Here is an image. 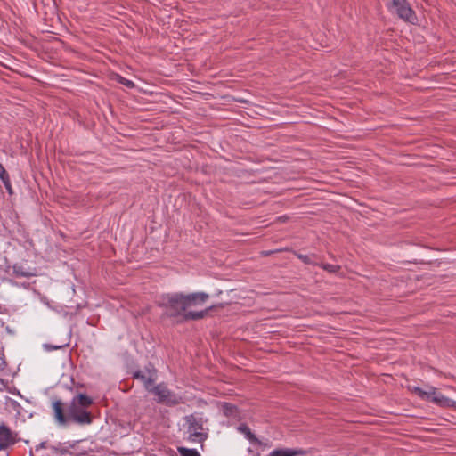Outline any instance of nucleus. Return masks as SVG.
I'll return each mask as SVG.
<instances>
[{
    "instance_id": "1a4fd4ad",
    "label": "nucleus",
    "mask_w": 456,
    "mask_h": 456,
    "mask_svg": "<svg viewBox=\"0 0 456 456\" xmlns=\"http://www.w3.org/2000/svg\"><path fill=\"white\" fill-rule=\"evenodd\" d=\"M300 454H303L302 450L286 448L274 450L269 454V456H297Z\"/></svg>"
},
{
    "instance_id": "39448f33",
    "label": "nucleus",
    "mask_w": 456,
    "mask_h": 456,
    "mask_svg": "<svg viewBox=\"0 0 456 456\" xmlns=\"http://www.w3.org/2000/svg\"><path fill=\"white\" fill-rule=\"evenodd\" d=\"M388 9L404 21L413 24L417 19L414 11L407 0H392Z\"/></svg>"
},
{
    "instance_id": "f03ea898",
    "label": "nucleus",
    "mask_w": 456,
    "mask_h": 456,
    "mask_svg": "<svg viewBox=\"0 0 456 456\" xmlns=\"http://www.w3.org/2000/svg\"><path fill=\"white\" fill-rule=\"evenodd\" d=\"M93 403V399L85 394L73 396L68 405H65L61 399H53V416L60 426H67L70 422L82 426L90 425L93 422V415L88 408Z\"/></svg>"
},
{
    "instance_id": "423d86ee",
    "label": "nucleus",
    "mask_w": 456,
    "mask_h": 456,
    "mask_svg": "<svg viewBox=\"0 0 456 456\" xmlns=\"http://www.w3.org/2000/svg\"><path fill=\"white\" fill-rule=\"evenodd\" d=\"M158 396V403H164L167 406H175L182 403V398L172 392L164 383H160L153 387L151 390Z\"/></svg>"
},
{
    "instance_id": "2eb2a0df",
    "label": "nucleus",
    "mask_w": 456,
    "mask_h": 456,
    "mask_svg": "<svg viewBox=\"0 0 456 456\" xmlns=\"http://www.w3.org/2000/svg\"><path fill=\"white\" fill-rule=\"evenodd\" d=\"M0 179L4 183V181L9 180L8 173L6 172L4 166L0 163Z\"/></svg>"
},
{
    "instance_id": "f8f14e48",
    "label": "nucleus",
    "mask_w": 456,
    "mask_h": 456,
    "mask_svg": "<svg viewBox=\"0 0 456 456\" xmlns=\"http://www.w3.org/2000/svg\"><path fill=\"white\" fill-rule=\"evenodd\" d=\"M177 451L181 456H200V454L195 449L178 447Z\"/></svg>"
},
{
    "instance_id": "ddd939ff",
    "label": "nucleus",
    "mask_w": 456,
    "mask_h": 456,
    "mask_svg": "<svg viewBox=\"0 0 456 456\" xmlns=\"http://www.w3.org/2000/svg\"><path fill=\"white\" fill-rule=\"evenodd\" d=\"M322 267L329 272V273H337L340 270V266L339 265H330V264H322Z\"/></svg>"
},
{
    "instance_id": "dca6fc26",
    "label": "nucleus",
    "mask_w": 456,
    "mask_h": 456,
    "mask_svg": "<svg viewBox=\"0 0 456 456\" xmlns=\"http://www.w3.org/2000/svg\"><path fill=\"white\" fill-rule=\"evenodd\" d=\"M297 257L302 261L304 262L305 264H312L311 260H310V257L306 255H302V254H299L297 255Z\"/></svg>"
},
{
    "instance_id": "7ed1b4c3",
    "label": "nucleus",
    "mask_w": 456,
    "mask_h": 456,
    "mask_svg": "<svg viewBox=\"0 0 456 456\" xmlns=\"http://www.w3.org/2000/svg\"><path fill=\"white\" fill-rule=\"evenodd\" d=\"M411 391L422 400L430 401L442 407L456 408L455 401L444 396L441 393H438L436 388L434 387H429L428 391H425L419 387H412Z\"/></svg>"
},
{
    "instance_id": "aec40b11",
    "label": "nucleus",
    "mask_w": 456,
    "mask_h": 456,
    "mask_svg": "<svg viewBox=\"0 0 456 456\" xmlns=\"http://www.w3.org/2000/svg\"><path fill=\"white\" fill-rule=\"evenodd\" d=\"M45 442L40 443L38 445L36 446V450L38 451L40 448H45Z\"/></svg>"
},
{
    "instance_id": "a211bd4d",
    "label": "nucleus",
    "mask_w": 456,
    "mask_h": 456,
    "mask_svg": "<svg viewBox=\"0 0 456 456\" xmlns=\"http://www.w3.org/2000/svg\"><path fill=\"white\" fill-rule=\"evenodd\" d=\"M3 183H4V187H5V189L8 191V192L10 194H12V185H11L10 179L7 180V181H4Z\"/></svg>"
},
{
    "instance_id": "9b49d317",
    "label": "nucleus",
    "mask_w": 456,
    "mask_h": 456,
    "mask_svg": "<svg viewBox=\"0 0 456 456\" xmlns=\"http://www.w3.org/2000/svg\"><path fill=\"white\" fill-rule=\"evenodd\" d=\"M134 378L135 379H141L143 384H144V387L147 390L151 391V389L150 388V387L154 383L155 381V378L153 377L152 374H150L149 376H146L144 374H142L141 371H137L134 374Z\"/></svg>"
},
{
    "instance_id": "412c9836",
    "label": "nucleus",
    "mask_w": 456,
    "mask_h": 456,
    "mask_svg": "<svg viewBox=\"0 0 456 456\" xmlns=\"http://www.w3.org/2000/svg\"><path fill=\"white\" fill-rule=\"evenodd\" d=\"M20 275L23 276V277H28V274L26 273H21Z\"/></svg>"
},
{
    "instance_id": "6e6552de",
    "label": "nucleus",
    "mask_w": 456,
    "mask_h": 456,
    "mask_svg": "<svg viewBox=\"0 0 456 456\" xmlns=\"http://www.w3.org/2000/svg\"><path fill=\"white\" fill-rule=\"evenodd\" d=\"M237 429L240 433L243 434L252 444H261V442L258 440L256 435L251 432L250 428L246 424H240Z\"/></svg>"
},
{
    "instance_id": "20e7f679",
    "label": "nucleus",
    "mask_w": 456,
    "mask_h": 456,
    "mask_svg": "<svg viewBox=\"0 0 456 456\" xmlns=\"http://www.w3.org/2000/svg\"><path fill=\"white\" fill-rule=\"evenodd\" d=\"M198 414H190L184 417V420L188 425V439L193 443H202L208 438V435L204 432L203 419L198 417Z\"/></svg>"
},
{
    "instance_id": "6ab92c4d",
    "label": "nucleus",
    "mask_w": 456,
    "mask_h": 456,
    "mask_svg": "<svg viewBox=\"0 0 456 456\" xmlns=\"http://www.w3.org/2000/svg\"><path fill=\"white\" fill-rule=\"evenodd\" d=\"M47 350H56V349H60L61 348V346H52V345H48V344H45L44 346Z\"/></svg>"
},
{
    "instance_id": "0eeeda50",
    "label": "nucleus",
    "mask_w": 456,
    "mask_h": 456,
    "mask_svg": "<svg viewBox=\"0 0 456 456\" xmlns=\"http://www.w3.org/2000/svg\"><path fill=\"white\" fill-rule=\"evenodd\" d=\"M16 443V434L4 424L0 425V451L5 450Z\"/></svg>"
},
{
    "instance_id": "f3484780",
    "label": "nucleus",
    "mask_w": 456,
    "mask_h": 456,
    "mask_svg": "<svg viewBox=\"0 0 456 456\" xmlns=\"http://www.w3.org/2000/svg\"><path fill=\"white\" fill-rule=\"evenodd\" d=\"M5 366H6V362L4 360V355L3 351L0 350V370H4Z\"/></svg>"
},
{
    "instance_id": "9d476101",
    "label": "nucleus",
    "mask_w": 456,
    "mask_h": 456,
    "mask_svg": "<svg viewBox=\"0 0 456 456\" xmlns=\"http://www.w3.org/2000/svg\"><path fill=\"white\" fill-rule=\"evenodd\" d=\"M221 410L226 417H235L238 415V408L236 405L230 403H223L221 404Z\"/></svg>"
},
{
    "instance_id": "f257e3e1",
    "label": "nucleus",
    "mask_w": 456,
    "mask_h": 456,
    "mask_svg": "<svg viewBox=\"0 0 456 456\" xmlns=\"http://www.w3.org/2000/svg\"><path fill=\"white\" fill-rule=\"evenodd\" d=\"M209 298L205 292L167 293L159 297V305L164 309L167 316L181 318L182 321H197L203 319L213 306L205 310L197 311L196 308L202 306Z\"/></svg>"
},
{
    "instance_id": "4468645a",
    "label": "nucleus",
    "mask_w": 456,
    "mask_h": 456,
    "mask_svg": "<svg viewBox=\"0 0 456 456\" xmlns=\"http://www.w3.org/2000/svg\"><path fill=\"white\" fill-rule=\"evenodd\" d=\"M118 82L121 83L122 85L126 86L128 88L134 87V83L129 79L125 78V77H119Z\"/></svg>"
}]
</instances>
